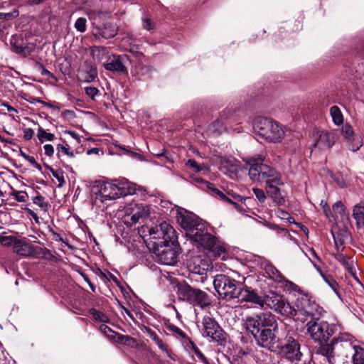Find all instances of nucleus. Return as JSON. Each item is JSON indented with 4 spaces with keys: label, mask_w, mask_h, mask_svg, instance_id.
Wrapping results in <instances>:
<instances>
[{
    "label": "nucleus",
    "mask_w": 364,
    "mask_h": 364,
    "mask_svg": "<svg viewBox=\"0 0 364 364\" xmlns=\"http://www.w3.org/2000/svg\"><path fill=\"white\" fill-rule=\"evenodd\" d=\"M150 245L159 262L166 265H173L181 250L174 228L168 223L162 222L159 226L149 230Z\"/></svg>",
    "instance_id": "f257e3e1"
},
{
    "label": "nucleus",
    "mask_w": 364,
    "mask_h": 364,
    "mask_svg": "<svg viewBox=\"0 0 364 364\" xmlns=\"http://www.w3.org/2000/svg\"><path fill=\"white\" fill-rule=\"evenodd\" d=\"M247 331L253 336L257 345L270 351H275L279 338L277 336L278 321L271 312H262L247 316L245 320Z\"/></svg>",
    "instance_id": "f03ea898"
},
{
    "label": "nucleus",
    "mask_w": 364,
    "mask_h": 364,
    "mask_svg": "<svg viewBox=\"0 0 364 364\" xmlns=\"http://www.w3.org/2000/svg\"><path fill=\"white\" fill-rule=\"evenodd\" d=\"M237 298L242 301L259 305L261 308L267 306L268 308L286 317L291 318V316H294L296 313L283 296L274 291H269L262 297L250 288L243 289L242 285L241 293Z\"/></svg>",
    "instance_id": "7ed1b4c3"
},
{
    "label": "nucleus",
    "mask_w": 364,
    "mask_h": 364,
    "mask_svg": "<svg viewBox=\"0 0 364 364\" xmlns=\"http://www.w3.org/2000/svg\"><path fill=\"white\" fill-rule=\"evenodd\" d=\"M354 342L355 339L351 335L341 333L333 338L331 343L320 345L318 353L325 356L330 363H332L336 356L348 358L357 346Z\"/></svg>",
    "instance_id": "20e7f679"
},
{
    "label": "nucleus",
    "mask_w": 364,
    "mask_h": 364,
    "mask_svg": "<svg viewBox=\"0 0 364 364\" xmlns=\"http://www.w3.org/2000/svg\"><path fill=\"white\" fill-rule=\"evenodd\" d=\"M136 193V185L126 178L105 182L102 184L100 190V196L102 202L107 200H114Z\"/></svg>",
    "instance_id": "39448f33"
},
{
    "label": "nucleus",
    "mask_w": 364,
    "mask_h": 364,
    "mask_svg": "<svg viewBox=\"0 0 364 364\" xmlns=\"http://www.w3.org/2000/svg\"><path fill=\"white\" fill-rule=\"evenodd\" d=\"M257 134L268 142H279L284 136L283 127L277 121L267 117H258L254 124Z\"/></svg>",
    "instance_id": "423d86ee"
},
{
    "label": "nucleus",
    "mask_w": 364,
    "mask_h": 364,
    "mask_svg": "<svg viewBox=\"0 0 364 364\" xmlns=\"http://www.w3.org/2000/svg\"><path fill=\"white\" fill-rule=\"evenodd\" d=\"M176 287V294L180 300L200 308L210 305L211 301L206 292L193 288L186 282L179 283Z\"/></svg>",
    "instance_id": "0eeeda50"
},
{
    "label": "nucleus",
    "mask_w": 364,
    "mask_h": 364,
    "mask_svg": "<svg viewBox=\"0 0 364 364\" xmlns=\"http://www.w3.org/2000/svg\"><path fill=\"white\" fill-rule=\"evenodd\" d=\"M242 284L240 282L225 274H217L213 281L215 291L221 298L226 300L239 297Z\"/></svg>",
    "instance_id": "6e6552de"
},
{
    "label": "nucleus",
    "mask_w": 364,
    "mask_h": 364,
    "mask_svg": "<svg viewBox=\"0 0 364 364\" xmlns=\"http://www.w3.org/2000/svg\"><path fill=\"white\" fill-rule=\"evenodd\" d=\"M307 333L315 341L322 344L327 343V341L333 336V331L331 325L324 321L311 319L306 323Z\"/></svg>",
    "instance_id": "1a4fd4ad"
},
{
    "label": "nucleus",
    "mask_w": 364,
    "mask_h": 364,
    "mask_svg": "<svg viewBox=\"0 0 364 364\" xmlns=\"http://www.w3.org/2000/svg\"><path fill=\"white\" fill-rule=\"evenodd\" d=\"M178 221L181 228L186 231V235L191 240L196 232L205 229V225L196 215L191 213L181 214Z\"/></svg>",
    "instance_id": "9d476101"
},
{
    "label": "nucleus",
    "mask_w": 364,
    "mask_h": 364,
    "mask_svg": "<svg viewBox=\"0 0 364 364\" xmlns=\"http://www.w3.org/2000/svg\"><path fill=\"white\" fill-rule=\"evenodd\" d=\"M203 325L205 333L210 337L212 341L218 343L220 345H224L226 342V334L218 322L209 316H204L203 318Z\"/></svg>",
    "instance_id": "9b49d317"
},
{
    "label": "nucleus",
    "mask_w": 364,
    "mask_h": 364,
    "mask_svg": "<svg viewBox=\"0 0 364 364\" xmlns=\"http://www.w3.org/2000/svg\"><path fill=\"white\" fill-rule=\"evenodd\" d=\"M300 347L299 341L288 334L284 340V343L281 346V352L290 361L301 360L303 355Z\"/></svg>",
    "instance_id": "f8f14e48"
},
{
    "label": "nucleus",
    "mask_w": 364,
    "mask_h": 364,
    "mask_svg": "<svg viewBox=\"0 0 364 364\" xmlns=\"http://www.w3.org/2000/svg\"><path fill=\"white\" fill-rule=\"evenodd\" d=\"M188 268L191 273L203 276L213 268V264L207 257L198 255L191 257L188 262Z\"/></svg>",
    "instance_id": "ddd939ff"
},
{
    "label": "nucleus",
    "mask_w": 364,
    "mask_h": 364,
    "mask_svg": "<svg viewBox=\"0 0 364 364\" xmlns=\"http://www.w3.org/2000/svg\"><path fill=\"white\" fill-rule=\"evenodd\" d=\"M127 60L128 58L125 55H112L108 58L107 63L104 65V67L109 71L120 74H127L128 70L125 65Z\"/></svg>",
    "instance_id": "4468645a"
},
{
    "label": "nucleus",
    "mask_w": 364,
    "mask_h": 364,
    "mask_svg": "<svg viewBox=\"0 0 364 364\" xmlns=\"http://www.w3.org/2000/svg\"><path fill=\"white\" fill-rule=\"evenodd\" d=\"M299 293L300 295L296 301V306L297 307V309L291 306L296 312L293 317L296 316L298 314H301L306 317H313L314 314L309 309L311 306V303L309 295L302 294L301 291Z\"/></svg>",
    "instance_id": "2eb2a0df"
},
{
    "label": "nucleus",
    "mask_w": 364,
    "mask_h": 364,
    "mask_svg": "<svg viewBox=\"0 0 364 364\" xmlns=\"http://www.w3.org/2000/svg\"><path fill=\"white\" fill-rule=\"evenodd\" d=\"M213 193L219 196V198L224 201L234 205L235 207L237 206L238 202H242L246 204L247 201L252 200L251 197H242L233 192L227 191L226 193L220 191L218 188L213 189Z\"/></svg>",
    "instance_id": "dca6fc26"
},
{
    "label": "nucleus",
    "mask_w": 364,
    "mask_h": 364,
    "mask_svg": "<svg viewBox=\"0 0 364 364\" xmlns=\"http://www.w3.org/2000/svg\"><path fill=\"white\" fill-rule=\"evenodd\" d=\"M261 171V181H264L266 184L270 183H276L277 184H283L281 175L274 168L264 164L259 168Z\"/></svg>",
    "instance_id": "f3484780"
},
{
    "label": "nucleus",
    "mask_w": 364,
    "mask_h": 364,
    "mask_svg": "<svg viewBox=\"0 0 364 364\" xmlns=\"http://www.w3.org/2000/svg\"><path fill=\"white\" fill-rule=\"evenodd\" d=\"M263 161L264 156L262 155H257V157H250L247 161V163L250 166L249 176L254 181H261V171H259V168L262 167Z\"/></svg>",
    "instance_id": "a211bd4d"
},
{
    "label": "nucleus",
    "mask_w": 364,
    "mask_h": 364,
    "mask_svg": "<svg viewBox=\"0 0 364 364\" xmlns=\"http://www.w3.org/2000/svg\"><path fill=\"white\" fill-rule=\"evenodd\" d=\"M192 240L197 242L198 245L203 247L207 250L212 247L218 241L217 238L207 232L205 229L202 231L196 232V234L193 235Z\"/></svg>",
    "instance_id": "6ab92c4d"
},
{
    "label": "nucleus",
    "mask_w": 364,
    "mask_h": 364,
    "mask_svg": "<svg viewBox=\"0 0 364 364\" xmlns=\"http://www.w3.org/2000/svg\"><path fill=\"white\" fill-rule=\"evenodd\" d=\"M336 142L335 134L331 132H323L313 144L314 148H318L319 150H326L330 149Z\"/></svg>",
    "instance_id": "aec40b11"
},
{
    "label": "nucleus",
    "mask_w": 364,
    "mask_h": 364,
    "mask_svg": "<svg viewBox=\"0 0 364 364\" xmlns=\"http://www.w3.org/2000/svg\"><path fill=\"white\" fill-rule=\"evenodd\" d=\"M96 36H101L106 39H109L114 37L117 33V26L115 23L107 22L104 23L102 26H97Z\"/></svg>",
    "instance_id": "412c9836"
},
{
    "label": "nucleus",
    "mask_w": 364,
    "mask_h": 364,
    "mask_svg": "<svg viewBox=\"0 0 364 364\" xmlns=\"http://www.w3.org/2000/svg\"><path fill=\"white\" fill-rule=\"evenodd\" d=\"M280 185L276 183L266 184L267 194L277 205H282L285 202L284 198L281 194L280 188L278 187Z\"/></svg>",
    "instance_id": "4be33fe9"
},
{
    "label": "nucleus",
    "mask_w": 364,
    "mask_h": 364,
    "mask_svg": "<svg viewBox=\"0 0 364 364\" xmlns=\"http://www.w3.org/2000/svg\"><path fill=\"white\" fill-rule=\"evenodd\" d=\"M11 240L13 242H9L8 244H12L14 252L21 256L31 257L32 255L31 245L21 240L13 238Z\"/></svg>",
    "instance_id": "5701e85b"
},
{
    "label": "nucleus",
    "mask_w": 364,
    "mask_h": 364,
    "mask_svg": "<svg viewBox=\"0 0 364 364\" xmlns=\"http://www.w3.org/2000/svg\"><path fill=\"white\" fill-rule=\"evenodd\" d=\"M275 272L277 274V279L278 282L282 284V287L284 289V291H287L289 292L301 291L300 287L298 285L287 279L277 269H275Z\"/></svg>",
    "instance_id": "b1692460"
},
{
    "label": "nucleus",
    "mask_w": 364,
    "mask_h": 364,
    "mask_svg": "<svg viewBox=\"0 0 364 364\" xmlns=\"http://www.w3.org/2000/svg\"><path fill=\"white\" fill-rule=\"evenodd\" d=\"M353 218L356 221V225L358 228L364 226V205L360 203L356 204L353 208Z\"/></svg>",
    "instance_id": "393cba45"
},
{
    "label": "nucleus",
    "mask_w": 364,
    "mask_h": 364,
    "mask_svg": "<svg viewBox=\"0 0 364 364\" xmlns=\"http://www.w3.org/2000/svg\"><path fill=\"white\" fill-rule=\"evenodd\" d=\"M313 262L314 266L316 268V269L320 272V273H321L323 279H324V281L332 289V290L336 293V294L338 297L341 298V294H340L339 291H338V284L335 281L333 277L331 275L323 274L321 268L314 262Z\"/></svg>",
    "instance_id": "a878e982"
},
{
    "label": "nucleus",
    "mask_w": 364,
    "mask_h": 364,
    "mask_svg": "<svg viewBox=\"0 0 364 364\" xmlns=\"http://www.w3.org/2000/svg\"><path fill=\"white\" fill-rule=\"evenodd\" d=\"M333 237L336 247L342 246L348 237V232L344 230H338V231H332Z\"/></svg>",
    "instance_id": "bb28decb"
},
{
    "label": "nucleus",
    "mask_w": 364,
    "mask_h": 364,
    "mask_svg": "<svg viewBox=\"0 0 364 364\" xmlns=\"http://www.w3.org/2000/svg\"><path fill=\"white\" fill-rule=\"evenodd\" d=\"M330 114L333 123L336 125H341L343 122V114L338 106H333L330 109Z\"/></svg>",
    "instance_id": "cd10ccee"
},
{
    "label": "nucleus",
    "mask_w": 364,
    "mask_h": 364,
    "mask_svg": "<svg viewBox=\"0 0 364 364\" xmlns=\"http://www.w3.org/2000/svg\"><path fill=\"white\" fill-rule=\"evenodd\" d=\"M351 357L353 364H364V348L357 346Z\"/></svg>",
    "instance_id": "c85d7f7f"
},
{
    "label": "nucleus",
    "mask_w": 364,
    "mask_h": 364,
    "mask_svg": "<svg viewBox=\"0 0 364 364\" xmlns=\"http://www.w3.org/2000/svg\"><path fill=\"white\" fill-rule=\"evenodd\" d=\"M89 314L92 316L93 319L97 322L101 323H109V318L102 311L97 310L94 308H91L89 310Z\"/></svg>",
    "instance_id": "c756f323"
},
{
    "label": "nucleus",
    "mask_w": 364,
    "mask_h": 364,
    "mask_svg": "<svg viewBox=\"0 0 364 364\" xmlns=\"http://www.w3.org/2000/svg\"><path fill=\"white\" fill-rule=\"evenodd\" d=\"M346 142L348 149L353 152L358 151L363 144V139L358 135Z\"/></svg>",
    "instance_id": "7c9ffc66"
},
{
    "label": "nucleus",
    "mask_w": 364,
    "mask_h": 364,
    "mask_svg": "<svg viewBox=\"0 0 364 364\" xmlns=\"http://www.w3.org/2000/svg\"><path fill=\"white\" fill-rule=\"evenodd\" d=\"M208 252L212 254L214 257H222L223 259L226 255V250L225 247L218 243V241L208 250Z\"/></svg>",
    "instance_id": "2f4dec72"
},
{
    "label": "nucleus",
    "mask_w": 364,
    "mask_h": 364,
    "mask_svg": "<svg viewBox=\"0 0 364 364\" xmlns=\"http://www.w3.org/2000/svg\"><path fill=\"white\" fill-rule=\"evenodd\" d=\"M37 137L41 143H43L46 141H52L55 139L53 134L47 132L41 127H39L38 129Z\"/></svg>",
    "instance_id": "473e14b6"
},
{
    "label": "nucleus",
    "mask_w": 364,
    "mask_h": 364,
    "mask_svg": "<svg viewBox=\"0 0 364 364\" xmlns=\"http://www.w3.org/2000/svg\"><path fill=\"white\" fill-rule=\"evenodd\" d=\"M191 179L195 185L198 186L200 188L206 187L213 193V189H214L215 188L213 186V185L209 181H207L202 178L201 177L197 176L196 175L191 176Z\"/></svg>",
    "instance_id": "72a5a7b5"
},
{
    "label": "nucleus",
    "mask_w": 364,
    "mask_h": 364,
    "mask_svg": "<svg viewBox=\"0 0 364 364\" xmlns=\"http://www.w3.org/2000/svg\"><path fill=\"white\" fill-rule=\"evenodd\" d=\"M32 255L31 256L36 257H47L51 255V252L49 250L42 248L38 246L31 245Z\"/></svg>",
    "instance_id": "f704fd0d"
},
{
    "label": "nucleus",
    "mask_w": 364,
    "mask_h": 364,
    "mask_svg": "<svg viewBox=\"0 0 364 364\" xmlns=\"http://www.w3.org/2000/svg\"><path fill=\"white\" fill-rule=\"evenodd\" d=\"M342 134L344 136L346 141L351 140L352 138L356 136L354 134L353 129L349 124H346L342 127Z\"/></svg>",
    "instance_id": "c9c22d12"
},
{
    "label": "nucleus",
    "mask_w": 364,
    "mask_h": 364,
    "mask_svg": "<svg viewBox=\"0 0 364 364\" xmlns=\"http://www.w3.org/2000/svg\"><path fill=\"white\" fill-rule=\"evenodd\" d=\"M50 171L51 172L53 176L58 181V188H61L64 186L65 181L64 178L63 171L62 170H54L52 168H50Z\"/></svg>",
    "instance_id": "e433bc0d"
},
{
    "label": "nucleus",
    "mask_w": 364,
    "mask_h": 364,
    "mask_svg": "<svg viewBox=\"0 0 364 364\" xmlns=\"http://www.w3.org/2000/svg\"><path fill=\"white\" fill-rule=\"evenodd\" d=\"M10 44L11 46V50L19 54L21 53V48H23V43H19L18 38L15 36H12L10 40Z\"/></svg>",
    "instance_id": "4c0bfd02"
},
{
    "label": "nucleus",
    "mask_w": 364,
    "mask_h": 364,
    "mask_svg": "<svg viewBox=\"0 0 364 364\" xmlns=\"http://www.w3.org/2000/svg\"><path fill=\"white\" fill-rule=\"evenodd\" d=\"M338 260L345 267V268L352 274H353V261H350L346 259L343 255L338 256Z\"/></svg>",
    "instance_id": "58836bf2"
},
{
    "label": "nucleus",
    "mask_w": 364,
    "mask_h": 364,
    "mask_svg": "<svg viewBox=\"0 0 364 364\" xmlns=\"http://www.w3.org/2000/svg\"><path fill=\"white\" fill-rule=\"evenodd\" d=\"M18 202H26L28 198L27 193L24 191L13 190L10 193Z\"/></svg>",
    "instance_id": "ea45409f"
},
{
    "label": "nucleus",
    "mask_w": 364,
    "mask_h": 364,
    "mask_svg": "<svg viewBox=\"0 0 364 364\" xmlns=\"http://www.w3.org/2000/svg\"><path fill=\"white\" fill-rule=\"evenodd\" d=\"M86 18L80 17L76 20L74 26L77 31L80 33H84L86 31Z\"/></svg>",
    "instance_id": "a19ab883"
},
{
    "label": "nucleus",
    "mask_w": 364,
    "mask_h": 364,
    "mask_svg": "<svg viewBox=\"0 0 364 364\" xmlns=\"http://www.w3.org/2000/svg\"><path fill=\"white\" fill-rule=\"evenodd\" d=\"M166 328L168 331L176 333L178 336H179L181 338H186V334L181 328H179L178 327H177L176 326H175L173 324H171V323L167 324Z\"/></svg>",
    "instance_id": "79ce46f5"
},
{
    "label": "nucleus",
    "mask_w": 364,
    "mask_h": 364,
    "mask_svg": "<svg viewBox=\"0 0 364 364\" xmlns=\"http://www.w3.org/2000/svg\"><path fill=\"white\" fill-rule=\"evenodd\" d=\"M86 95L92 100H95V97L99 95V90L93 86H87L85 88Z\"/></svg>",
    "instance_id": "37998d69"
},
{
    "label": "nucleus",
    "mask_w": 364,
    "mask_h": 364,
    "mask_svg": "<svg viewBox=\"0 0 364 364\" xmlns=\"http://www.w3.org/2000/svg\"><path fill=\"white\" fill-rule=\"evenodd\" d=\"M21 155L23 156L24 159L28 161L33 167L36 168L39 171H41V166L36 162L33 156H29L23 151H21Z\"/></svg>",
    "instance_id": "c03bdc74"
},
{
    "label": "nucleus",
    "mask_w": 364,
    "mask_h": 364,
    "mask_svg": "<svg viewBox=\"0 0 364 364\" xmlns=\"http://www.w3.org/2000/svg\"><path fill=\"white\" fill-rule=\"evenodd\" d=\"M333 210L335 213L343 215L346 214V208L341 201H337L333 205Z\"/></svg>",
    "instance_id": "a18cd8bd"
},
{
    "label": "nucleus",
    "mask_w": 364,
    "mask_h": 364,
    "mask_svg": "<svg viewBox=\"0 0 364 364\" xmlns=\"http://www.w3.org/2000/svg\"><path fill=\"white\" fill-rule=\"evenodd\" d=\"M35 49V45L34 44H23V48H21V53L19 55H21L23 57H27Z\"/></svg>",
    "instance_id": "49530a36"
},
{
    "label": "nucleus",
    "mask_w": 364,
    "mask_h": 364,
    "mask_svg": "<svg viewBox=\"0 0 364 364\" xmlns=\"http://www.w3.org/2000/svg\"><path fill=\"white\" fill-rule=\"evenodd\" d=\"M33 202L34 204L38 205L44 210H46L48 208V203L45 201V198L41 195H38L34 197Z\"/></svg>",
    "instance_id": "de8ad7c7"
},
{
    "label": "nucleus",
    "mask_w": 364,
    "mask_h": 364,
    "mask_svg": "<svg viewBox=\"0 0 364 364\" xmlns=\"http://www.w3.org/2000/svg\"><path fill=\"white\" fill-rule=\"evenodd\" d=\"M252 191L255 195L257 199L261 203H264L267 196L264 191L262 189L258 188H253Z\"/></svg>",
    "instance_id": "09e8293b"
},
{
    "label": "nucleus",
    "mask_w": 364,
    "mask_h": 364,
    "mask_svg": "<svg viewBox=\"0 0 364 364\" xmlns=\"http://www.w3.org/2000/svg\"><path fill=\"white\" fill-rule=\"evenodd\" d=\"M39 70L42 75L47 76L48 78L53 80L54 81H57L58 78L49 70H48L43 64H38Z\"/></svg>",
    "instance_id": "8fccbe9b"
},
{
    "label": "nucleus",
    "mask_w": 364,
    "mask_h": 364,
    "mask_svg": "<svg viewBox=\"0 0 364 364\" xmlns=\"http://www.w3.org/2000/svg\"><path fill=\"white\" fill-rule=\"evenodd\" d=\"M143 28L147 31L155 28V23L148 17L144 16L141 18Z\"/></svg>",
    "instance_id": "3c124183"
},
{
    "label": "nucleus",
    "mask_w": 364,
    "mask_h": 364,
    "mask_svg": "<svg viewBox=\"0 0 364 364\" xmlns=\"http://www.w3.org/2000/svg\"><path fill=\"white\" fill-rule=\"evenodd\" d=\"M192 349L199 359H200L205 364H209V362L205 355L193 343H192Z\"/></svg>",
    "instance_id": "603ef678"
},
{
    "label": "nucleus",
    "mask_w": 364,
    "mask_h": 364,
    "mask_svg": "<svg viewBox=\"0 0 364 364\" xmlns=\"http://www.w3.org/2000/svg\"><path fill=\"white\" fill-rule=\"evenodd\" d=\"M19 12L17 9H14L11 12L2 13L3 20H11L18 16Z\"/></svg>",
    "instance_id": "864d4df0"
},
{
    "label": "nucleus",
    "mask_w": 364,
    "mask_h": 364,
    "mask_svg": "<svg viewBox=\"0 0 364 364\" xmlns=\"http://www.w3.org/2000/svg\"><path fill=\"white\" fill-rule=\"evenodd\" d=\"M100 330L107 337L113 338L115 331H114L109 326L102 324L100 327Z\"/></svg>",
    "instance_id": "5fc2aeb1"
},
{
    "label": "nucleus",
    "mask_w": 364,
    "mask_h": 364,
    "mask_svg": "<svg viewBox=\"0 0 364 364\" xmlns=\"http://www.w3.org/2000/svg\"><path fill=\"white\" fill-rule=\"evenodd\" d=\"M155 155L158 159L164 157L166 161H168L171 163L173 162V159H171V156L170 153L165 149H164L161 152L155 154Z\"/></svg>",
    "instance_id": "6e6d98bb"
},
{
    "label": "nucleus",
    "mask_w": 364,
    "mask_h": 364,
    "mask_svg": "<svg viewBox=\"0 0 364 364\" xmlns=\"http://www.w3.org/2000/svg\"><path fill=\"white\" fill-rule=\"evenodd\" d=\"M186 164L187 166L194 169L196 172H199L202 170L200 165L193 159H188Z\"/></svg>",
    "instance_id": "4d7b16f0"
},
{
    "label": "nucleus",
    "mask_w": 364,
    "mask_h": 364,
    "mask_svg": "<svg viewBox=\"0 0 364 364\" xmlns=\"http://www.w3.org/2000/svg\"><path fill=\"white\" fill-rule=\"evenodd\" d=\"M69 149H70V147L68 145L64 146L63 144H58L56 146V149L58 151V153H57L58 157L60 158L61 154H63L64 155L68 154V151L69 150Z\"/></svg>",
    "instance_id": "13d9d810"
},
{
    "label": "nucleus",
    "mask_w": 364,
    "mask_h": 364,
    "mask_svg": "<svg viewBox=\"0 0 364 364\" xmlns=\"http://www.w3.org/2000/svg\"><path fill=\"white\" fill-rule=\"evenodd\" d=\"M27 102H28L31 104H35L36 102L41 103L46 107H51V105L49 103H47L43 100H41L39 98L35 97L33 96H30L28 99H26Z\"/></svg>",
    "instance_id": "bf43d9fd"
},
{
    "label": "nucleus",
    "mask_w": 364,
    "mask_h": 364,
    "mask_svg": "<svg viewBox=\"0 0 364 364\" xmlns=\"http://www.w3.org/2000/svg\"><path fill=\"white\" fill-rule=\"evenodd\" d=\"M144 215L145 212L144 210L137 211L131 216V220L133 223H136L137 222H139V219L144 217Z\"/></svg>",
    "instance_id": "052dcab7"
},
{
    "label": "nucleus",
    "mask_w": 364,
    "mask_h": 364,
    "mask_svg": "<svg viewBox=\"0 0 364 364\" xmlns=\"http://www.w3.org/2000/svg\"><path fill=\"white\" fill-rule=\"evenodd\" d=\"M34 134V132L31 128H26L23 130V139L26 141L31 140Z\"/></svg>",
    "instance_id": "680f3d73"
},
{
    "label": "nucleus",
    "mask_w": 364,
    "mask_h": 364,
    "mask_svg": "<svg viewBox=\"0 0 364 364\" xmlns=\"http://www.w3.org/2000/svg\"><path fill=\"white\" fill-rule=\"evenodd\" d=\"M122 339H123V342L122 343L124 344V345H127V346H132L134 345V343H136V340L135 338L129 336H125L122 337Z\"/></svg>",
    "instance_id": "e2e57ef3"
},
{
    "label": "nucleus",
    "mask_w": 364,
    "mask_h": 364,
    "mask_svg": "<svg viewBox=\"0 0 364 364\" xmlns=\"http://www.w3.org/2000/svg\"><path fill=\"white\" fill-rule=\"evenodd\" d=\"M43 149L46 156L50 157L54 154V148L51 144L44 145Z\"/></svg>",
    "instance_id": "0e129e2a"
},
{
    "label": "nucleus",
    "mask_w": 364,
    "mask_h": 364,
    "mask_svg": "<svg viewBox=\"0 0 364 364\" xmlns=\"http://www.w3.org/2000/svg\"><path fill=\"white\" fill-rule=\"evenodd\" d=\"M97 76V72L95 69H91L90 73H88L85 77V80L87 82H91L95 80Z\"/></svg>",
    "instance_id": "69168bd1"
},
{
    "label": "nucleus",
    "mask_w": 364,
    "mask_h": 364,
    "mask_svg": "<svg viewBox=\"0 0 364 364\" xmlns=\"http://www.w3.org/2000/svg\"><path fill=\"white\" fill-rule=\"evenodd\" d=\"M144 329H145V331L146 332V333L149 336V337L154 341H156V340L157 338H159V337L157 336V334L153 331L151 330L150 328L149 327H144Z\"/></svg>",
    "instance_id": "338daca9"
},
{
    "label": "nucleus",
    "mask_w": 364,
    "mask_h": 364,
    "mask_svg": "<svg viewBox=\"0 0 364 364\" xmlns=\"http://www.w3.org/2000/svg\"><path fill=\"white\" fill-rule=\"evenodd\" d=\"M155 343L158 346V347L163 351H167L166 345L159 338L154 341Z\"/></svg>",
    "instance_id": "774afa93"
}]
</instances>
